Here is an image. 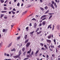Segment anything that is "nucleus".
<instances>
[{"label":"nucleus","instance_id":"obj_9","mask_svg":"<svg viewBox=\"0 0 60 60\" xmlns=\"http://www.w3.org/2000/svg\"><path fill=\"white\" fill-rule=\"evenodd\" d=\"M56 28L57 29L59 30L60 29V26L58 25L56 26Z\"/></svg>","mask_w":60,"mask_h":60},{"label":"nucleus","instance_id":"obj_62","mask_svg":"<svg viewBox=\"0 0 60 60\" xmlns=\"http://www.w3.org/2000/svg\"><path fill=\"white\" fill-rule=\"evenodd\" d=\"M34 27L35 28H36V26H34Z\"/></svg>","mask_w":60,"mask_h":60},{"label":"nucleus","instance_id":"obj_3","mask_svg":"<svg viewBox=\"0 0 60 60\" xmlns=\"http://www.w3.org/2000/svg\"><path fill=\"white\" fill-rule=\"evenodd\" d=\"M46 17L45 18H43V19H42V20H41V21H40V23H41L42 22V20H45V19H46Z\"/></svg>","mask_w":60,"mask_h":60},{"label":"nucleus","instance_id":"obj_23","mask_svg":"<svg viewBox=\"0 0 60 60\" xmlns=\"http://www.w3.org/2000/svg\"><path fill=\"white\" fill-rule=\"evenodd\" d=\"M31 20H34V21H36V19L34 18H33Z\"/></svg>","mask_w":60,"mask_h":60},{"label":"nucleus","instance_id":"obj_45","mask_svg":"<svg viewBox=\"0 0 60 60\" xmlns=\"http://www.w3.org/2000/svg\"><path fill=\"white\" fill-rule=\"evenodd\" d=\"M20 36H19V37H18V38H17V39H18V40H19V39H20Z\"/></svg>","mask_w":60,"mask_h":60},{"label":"nucleus","instance_id":"obj_47","mask_svg":"<svg viewBox=\"0 0 60 60\" xmlns=\"http://www.w3.org/2000/svg\"><path fill=\"white\" fill-rule=\"evenodd\" d=\"M42 50H44V48H43V47H42L41 48Z\"/></svg>","mask_w":60,"mask_h":60},{"label":"nucleus","instance_id":"obj_33","mask_svg":"<svg viewBox=\"0 0 60 60\" xmlns=\"http://www.w3.org/2000/svg\"><path fill=\"white\" fill-rule=\"evenodd\" d=\"M39 52V51L38 50V51H37L36 52H35V54H37V53H38Z\"/></svg>","mask_w":60,"mask_h":60},{"label":"nucleus","instance_id":"obj_51","mask_svg":"<svg viewBox=\"0 0 60 60\" xmlns=\"http://www.w3.org/2000/svg\"><path fill=\"white\" fill-rule=\"evenodd\" d=\"M40 2L41 3H42V0H40Z\"/></svg>","mask_w":60,"mask_h":60},{"label":"nucleus","instance_id":"obj_63","mask_svg":"<svg viewBox=\"0 0 60 60\" xmlns=\"http://www.w3.org/2000/svg\"><path fill=\"white\" fill-rule=\"evenodd\" d=\"M4 6H7V5L6 4H4Z\"/></svg>","mask_w":60,"mask_h":60},{"label":"nucleus","instance_id":"obj_4","mask_svg":"<svg viewBox=\"0 0 60 60\" xmlns=\"http://www.w3.org/2000/svg\"><path fill=\"white\" fill-rule=\"evenodd\" d=\"M7 29H3L2 30V32L3 33H4V32H7Z\"/></svg>","mask_w":60,"mask_h":60},{"label":"nucleus","instance_id":"obj_30","mask_svg":"<svg viewBox=\"0 0 60 60\" xmlns=\"http://www.w3.org/2000/svg\"><path fill=\"white\" fill-rule=\"evenodd\" d=\"M51 26V24H50L48 26V27L47 28L48 29L49 28V27Z\"/></svg>","mask_w":60,"mask_h":60},{"label":"nucleus","instance_id":"obj_36","mask_svg":"<svg viewBox=\"0 0 60 60\" xmlns=\"http://www.w3.org/2000/svg\"><path fill=\"white\" fill-rule=\"evenodd\" d=\"M40 45H41L42 47H43V45H43V44L42 43H40Z\"/></svg>","mask_w":60,"mask_h":60},{"label":"nucleus","instance_id":"obj_39","mask_svg":"<svg viewBox=\"0 0 60 60\" xmlns=\"http://www.w3.org/2000/svg\"><path fill=\"white\" fill-rule=\"evenodd\" d=\"M39 30V28H38L36 30V32H37V31H38V30Z\"/></svg>","mask_w":60,"mask_h":60},{"label":"nucleus","instance_id":"obj_46","mask_svg":"<svg viewBox=\"0 0 60 60\" xmlns=\"http://www.w3.org/2000/svg\"><path fill=\"white\" fill-rule=\"evenodd\" d=\"M31 54L32 55H34V52L33 51H32L31 52Z\"/></svg>","mask_w":60,"mask_h":60},{"label":"nucleus","instance_id":"obj_54","mask_svg":"<svg viewBox=\"0 0 60 60\" xmlns=\"http://www.w3.org/2000/svg\"><path fill=\"white\" fill-rule=\"evenodd\" d=\"M48 14H49V15H52L53 14V13H50Z\"/></svg>","mask_w":60,"mask_h":60},{"label":"nucleus","instance_id":"obj_16","mask_svg":"<svg viewBox=\"0 0 60 60\" xmlns=\"http://www.w3.org/2000/svg\"><path fill=\"white\" fill-rule=\"evenodd\" d=\"M28 41H29V39H27L25 41V43H27Z\"/></svg>","mask_w":60,"mask_h":60},{"label":"nucleus","instance_id":"obj_6","mask_svg":"<svg viewBox=\"0 0 60 60\" xmlns=\"http://www.w3.org/2000/svg\"><path fill=\"white\" fill-rule=\"evenodd\" d=\"M46 17V15H44L42 16L41 17V18H40V19H42L43 18H45V17Z\"/></svg>","mask_w":60,"mask_h":60},{"label":"nucleus","instance_id":"obj_38","mask_svg":"<svg viewBox=\"0 0 60 60\" xmlns=\"http://www.w3.org/2000/svg\"><path fill=\"white\" fill-rule=\"evenodd\" d=\"M38 26H42V25L41 24V23L39 24Z\"/></svg>","mask_w":60,"mask_h":60},{"label":"nucleus","instance_id":"obj_15","mask_svg":"<svg viewBox=\"0 0 60 60\" xmlns=\"http://www.w3.org/2000/svg\"><path fill=\"white\" fill-rule=\"evenodd\" d=\"M11 51H12L15 52V51H16V49H15V48H13L11 50Z\"/></svg>","mask_w":60,"mask_h":60},{"label":"nucleus","instance_id":"obj_64","mask_svg":"<svg viewBox=\"0 0 60 60\" xmlns=\"http://www.w3.org/2000/svg\"><path fill=\"white\" fill-rule=\"evenodd\" d=\"M9 4H11V1H10V2H9Z\"/></svg>","mask_w":60,"mask_h":60},{"label":"nucleus","instance_id":"obj_27","mask_svg":"<svg viewBox=\"0 0 60 60\" xmlns=\"http://www.w3.org/2000/svg\"><path fill=\"white\" fill-rule=\"evenodd\" d=\"M54 27H55V26H54V25H53V27L52 28V30H54Z\"/></svg>","mask_w":60,"mask_h":60},{"label":"nucleus","instance_id":"obj_28","mask_svg":"<svg viewBox=\"0 0 60 60\" xmlns=\"http://www.w3.org/2000/svg\"><path fill=\"white\" fill-rule=\"evenodd\" d=\"M0 1L1 3H4V0H0Z\"/></svg>","mask_w":60,"mask_h":60},{"label":"nucleus","instance_id":"obj_50","mask_svg":"<svg viewBox=\"0 0 60 60\" xmlns=\"http://www.w3.org/2000/svg\"><path fill=\"white\" fill-rule=\"evenodd\" d=\"M55 56L53 54L52 55V56H53V57H55Z\"/></svg>","mask_w":60,"mask_h":60},{"label":"nucleus","instance_id":"obj_49","mask_svg":"<svg viewBox=\"0 0 60 60\" xmlns=\"http://www.w3.org/2000/svg\"><path fill=\"white\" fill-rule=\"evenodd\" d=\"M28 59V58H25L23 60H27V59Z\"/></svg>","mask_w":60,"mask_h":60},{"label":"nucleus","instance_id":"obj_41","mask_svg":"<svg viewBox=\"0 0 60 60\" xmlns=\"http://www.w3.org/2000/svg\"><path fill=\"white\" fill-rule=\"evenodd\" d=\"M34 26H37V24H36V23H34Z\"/></svg>","mask_w":60,"mask_h":60},{"label":"nucleus","instance_id":"obj_17","mask_svg":"<svg viewBox=\"0 0 60 60\" xmlns=\"http://www.w3.org/2000/svg\"><path fill=\"white\" fill-rule=\"evenodd\" d=\"M11 11V12L14 15L15 14V12L13 11Z\"/></svg>","mask_w":60,"mask_h":60},{"label":"nucleus","instance_id":"obj_52","mask_svg":"<svg viewBox=\"0 0 60 60\" xmlns=\"http://www.w3.org/2000/svg\"><path fill=\"white\" fill-rule=\"evenodd\" d=\"M13 11H16V9L15 8H14L13 9Z\"/></svg>","mask_w":60,"mask_h":60},{"label":"nucleus","instance_id":"obj_57","mask_svg":"<svg viewBox=\"0 0 60 60\" xmlns=\"http://www.w3.org/2000/svg\"><path fill=\"white\" fill-rule=\"evenodd\" d=\"M9 14H11V11H9Z\"/></svg>","mask_w":60,"mask_h":60},{"label":"nucleus","instance_id":"obj_12","mask_svg":"<svg viewBox=\"0 0 60 60\" xmlns=\"http://www.w3.org/2000/svg\"><path fill=\"white\" fill-rule=\"evenodd\" d=\"M21 50H20L19 52V54L18 55V56H20V54H21Z\"/></svg>","mask_w":60,"mask_h":60},{"label":"nucleus","instance_id":"obj_21","mask_svg":"<svg viewBox=\"0 0 60 60\" xmlns=\"http://www.w3.org/2000/svg\"><path fill=\"white\" fill-rule=\"evenodd\" d=\"M50 46L51 48H54V45H52H52Z\"/></svg>","mask_w":60,"mask_h":60},{"label":"nucleus","instance_id":"obj_20","mask_svg":"<svg viewBox=\"0 0 60 60\" xmlns=\"http://www.w3.org/2000/svg\"><path fill=\"white\" fill-rule=\"evenodd\" d=\"M1 12H2V13H6V12H7V11H2Z\"/></svg>","mask_w":60,"mask_h":60},{"label":"nucleus","instance_id":"obj_18","mask_svg":"<svg viewBox=\"0 0 60 60\" xmlns=\"http://www.w3.org/2000/svg\"><path fill=\"white\" fill-rule=\"evenodd\" d=\"M42 32V31H40L39 32H37V34L38 35V34H41Z\"/></svg>","mask_w":60,"mask_h":60},{"label":"nucleus","instance_id":"obj_44","mask_svg":"<svg viewBox=\"0 0 60 60\" xmlns=\"http://www.w3.org/2000/svg\"><path fill=\"white\" fill-rule=\"evenodd\" d=\"M6 56H10V55L9 54H6Z\"/></svg>","mask_w":60,"mask_h":60},{"label":"nucleus","instance_id":"obj_48","mask_svg":"<svg viewBox=\"0 0 60 60\" xmlns=\"http://www.w3.org/2000/svg\"><path fill=\"white\" fill-rule=\"evenodd\" d=\"M49 55H47L46 56V58H49Z\"/></svg>","mask_w":60,"mask_h":60},{"label":"nucleus","instance_id":"obj_5","mask_svg":"<svg viewBox=\"0 0 60 60\" xmlns=\"http://www.w3.org/2000/svg\"><path fill=\"white\" fill-rule=\"evenodd\" d=\"M46 41L47 42L50 43L51 42V41L50 40H49V39H47L46 40Z\"/></svg>","mask_w":60,"mask_h":60},{"label":"nucleus","instance_id":"obj_7","mask_svg":"<svg viewBox=\"0 0 60 60\" xmlns=\"http://www.w3.org/2000/svg\"><path fill=\"white\" fill-rule=\"evenodd\" d=\"M19 56L18 55V56H14V58H15V59L16 58H17L18 57H19Z\"/></svg>","mask_w":60,"mask_h":60},{"label":"nucleus","instance_id":"obj_1","mask_svg":"<svg viewBox=\"0 0 60 60\" xmlns=\"http://www.w3.org/2000/svg\"><path fill=\"white\" fill-rule=\"evenodd\" d=\"M52 4H51L50 6V7H52V8L53 9H54L55 8H54V5H53V4H54V3L55 2L53 1H52Z\"/></svg>","mask_w":60,"mask_h":60},{"label":"nucleus","instance_id":"obj_35","mask_svg":"<svg viewBox=\"0 0 60 60\" xmlns=\"http://www.w3.org/2000/svg\"><path fill=\"white\" fill-rule=\"evenodd\" d=\"M4 10H7V8L6 7H4Z\"/></svg>","mask_w":60,"mask_h":60},{"label":"nucleus","instance_id":"obj_59","mask_svg":"<svg viewBox=\"0 0 60 60\" xmlns=\"http://www.w3.org/2000/svg\"><path fill=\"white\" fill-rule=\"evenodd\" d=\"M26 29L27 30V29H28V27H26Z\"/></svg>","mask_w":60,"mask_h":60},{"label":"nucleus","instance_id":"obj_29","mask_svg":"<svg viewBox=\"0 0 60 60\" xmlns=\"http://www.w3.org/2000/svg\"><path fill=\"white\" fill-rule=\"evenodd\" d=\"M48 7L47 6H46L45 8V10H47L48 9Z\"/></svg>","mask_w":60,"mask_h":60},{"label":"nucleus","instance_id":"obj_61","mask_svg":"<svg viewBox=\"0 0 60 60\" xmlns=\"http://www.w3.org/2000/svg\"><path fill=\"white\" fill-rule=\"evenodd\" d=\"M30 26H32V23H30L29 25Z\"/></svg>","mask_w":60,"mask_h":60},{"label":"nucleus","instance_id":"obj_37","mask_svg":"<svg viewBox=\"0 0 60 60\" xmlns=\"http://www.w3.org/2000/svg\"><path fill=\"white\" fill-rule=\"evenodd\" d=\"M27 12V11H26L25 12H23V14H26V13Z\"/></svg>","mask_w":60,"mask_h":60},{"label":"nucleus","instance_id":"obj_60","mask_svg":"<svg viewBox=\"0 0 60 60\" xmlns=\"http://www.w3.org/2000/svg\"><path fill=\"white\" fill-rule=\"evenodd\" d=\"M19 11H17L16 12V13H19Z\"/></svg>","mask_w":60,"mask_h":60},{"label":"nucleus","instance_id":"obj_56","mask_svg":"<svg viewBox=\"0 0 60 60\" xmlns=\"http://www.w3.org/2000/svg\"><path fill=\"white\" fill-rule=\"evenodd\" d=\"M39 35V37H41L42 36V34H40Z\"/></svg>","mask_w":60,"mask_h":60},{"label":"nucleus","instance_id":"obj_34","mask_svg":"<svg viewBox=\"0 0 60 60\" xmlns=\"http://www.w3.org/2000/svg\"><path fill=\"white\" fill-rule=\"evenodd\" d=\"M17 5V6H19L20 5V3H18Z\"/></svg>","mask_w":60,"mask_h":60},{"label":"nucleus","instance_id":"obj_10","mask_svg":"<svg viewBox=\"0 0 60 60\" xmlns=\"http://www.w3.org/2000/svg\"><path fill=\"white\" fill-rule=\"evenodd\" d=\"M31 51H32V50L31 49H30L29 51H28L27 52V53L29 54V53H30L31 52Z\"/></svg>","mask_w":60,"mask_h":60},{"label":"nucleus","instance_id":"obj_8","mask_svg":"<svg viewBox=\"0 0 60 60\" xmlns=\"http://www.w3.org/2000/svg\"><path fill=\"white\" fill-rule=\"evenodd\" d=\"M34 31H33V32H30V35L31 36H32V35H33V34L34 33Z\"/></svg>","mask_w":60,"mask_h":60},{"label":"nucleus","instance_id":"obj_43","mask_svg":"<svg viewBox=\"0 0 60 60\" xmlns=\"http://www.w3.org/2000/svg\"><path fill=\"white\" fill-rule=\"evenodd\" d=\"M11 59H5L4 60H11Z\"/></svg>","mask_w":60,"mask_h":60},{"label":"nucleus","instance_id":"obj_40","mask_svg":"<svg viewBox=\"0 0 60 60\" xmlns=\"http://www.w3.org/2000/svg\"><path fill=\"white\" fill-rule=\"evenodd\" d=\"M4 19H7V16H4Z\"/></svg>","mask_w":60,"mask_h":60},{"label":"nucleus","instance_id":"obj_22","mask_svg":"<svg viewBox=\"0 0 60 60\" xmlns=\"http://www.w3.org/2000/svg\"><path fill=\"white\" fill-rule=\"evenodd\" d=\"M54 6L56 7V8H57V6L56 4V3H54Z\"/></svg>","mask_w":60,"mask_h":60},{"label":"nucleus","instance_id":"obj_13","mask_svg":"<svg viewBox=\"0 0 60 60\" xmlns=\"http://www.w3.org/2000/svg\"><path fill=\"white\" fill-rule=\"evenodd\" d=\"M11 45H12V43H10L8 46V47L9 48V47H10V46H11Z\"/></svg>","mask_w":60,"mask_h":60},{"label":"nucleus","instance_id":"obj_14","mask_svg":"<svg viewBox=\"0 0 60 60\" xmlns=\"http://www.w3.org/2000/svg\"><path fill=\"white\" fill-rule=\"evenodd\" d=\"M27 35H26L24 36V39L25 40H26V39H27Z\"/></svg>","mask_w":60,"mask_h":60},{"label":"nucleus","instance_id":"obj_24","mask_svg":"<svg viewBox=\"0 0 60 60\" xmlns=\"http://www.w3.org/2000/svg\"><path fill=\"white\" fill-rule=\"evenodd\" d=\"M40 9H41V10L42 11H44V9L42 8H40Z\"/></svg>","mask_w":60,"mask_h":60},{"label":"nucleus","instance_id":"obj_53","mask_svg":"<svg viewBox=\"0 0 60 60\" xmlns=\"http://www.w3.org/2000/svg\"><path fill=\"white\" fill-rule=\"evenodd\" d=\"M41 41H43V40H44V39L43 38H42L41 39Z\"/></svg>","mask_w":60,"mask_h":60},{"label":"nucleus","instance_id":"obj_32","mask_svg":"<svg viewBox=\"0 0 60 60\" xmlns=\"http://www.w3.org/2000/svg\"><path fill=\"white\" fill-rule=\"evenodd\" d=\"M52 15H51L50 16L49 18V19H50L51 18H52Z\"/></svg>","mask_w":60,"mask_h":60},{"label":"nucleus","instance_id":"obj_42","mask_svg":"<svg viewBox=\"0 0 60 60\" xmlns=\"http://www.w3.org/2000/svg\"><path fill=\"white\" fill-rule=\"evenodd\" d=\"M25 54H26V52H24L23 53V55L24 56H25Z\"/></svg>","mask_w":60,"mask_h":60},{"label":"nucleus","instance_id":"obj_26","mask_svg":"<svg viewBox=\"0 0 60 60\" xmlns=\"http://www.w3.org/2000/svg\"><path fill=\"white\" fill-rule=\"evenodd\" d=\"M42 24L43 25H45L46 24V22H45V21H44L43 22Z\"/></svg>","mask_w":60,"mask_h":60},{"label":"nucleus","instance_id":"obj_2","mask_svg":"<svg viewBox=\"0 0 60 60\" xmlns=\"http://www.w3.org/2000/svg\"><path fill=\"white\" fill-rule=\"evenodd\" d=\"M30 45V43L28 42L27 43L26 45V47H29V46Z\"/></svg>","mask_w":60,"mask_h":60},{"label":"nucleus","instance_id":"obj_25","mask_svg":"<svg viewBox=\"0 0 60 60\" xmlns=\"http://www.w3.org/2000/svg\"><path fill=\"white\" fill-rule=\"evenodd\" d=\"M49 10H47V11L45 13V14H47V13H48L49 12Z\"/></svg>","mask_w":60,"mask_h":60},{"label":"nucleus","instance_id":"obj_19","mask_svg":"<svg viewBox=\"0 0 60 60\" xmlns=\"http://www.w3.org/2000/svg\"><path fill=\"white\" fill-rule=\"evenodd\" d=\"M4 14H1V16H0L1 18H3V16H4Z\"/></svg>","mask_w":60,"mask_h":60},{"label":"nucleus","instance_id":"obj_31","mask_svg":"<svg viewBox=\"0 0 60 60\" xmlns=\"http://www.w3.org/2000/svg\"><path fill=\"white\" fill-rule=\"evenodd\" d=\"M22 49V51H25V48L24 47Z\"/></svg>","mask_w":60,"mask_h":60},{"label":"nucleus","instance_id":"obj_11","mask_svg":"<svg viewBox=\"0 0 60 60\" xmlns=\"http://www.w3.org/2000/svg\"><path fill=\"white\" fill-rule=\"evenodd\" d=\"M51 35H49L48 36H47V38H48V39H51Z\"/></svg>","mask_w":60,"mask_h":60},{"label":"nucleus","instance_id":"obj_55","mask_svg":"<svg viewBox=\"0 0 60 60\" xmlns=\"http://www.w3.org/2000/svg\"><path fill=\"white\" fill-rule=\"evenodd\" d=\"M49 50H50L51 51H52V49H51V48L49 49Z\"/></svg>","mask_w":60,"mask_h":60},{"label":"nucleus","instance_id":"obj_58","mask_svg":"<svg viewBox=\"0 0 60 60\" xmlns=\"http://www.w3.org/2000/svg\"><path fill=\"white\" fill-rule=\"evenodd\" d=\"M57 47L58 48H60V45H59L57 46Z\"/></svg>","mask_w":60,"mask_h":60}]
</instances>
